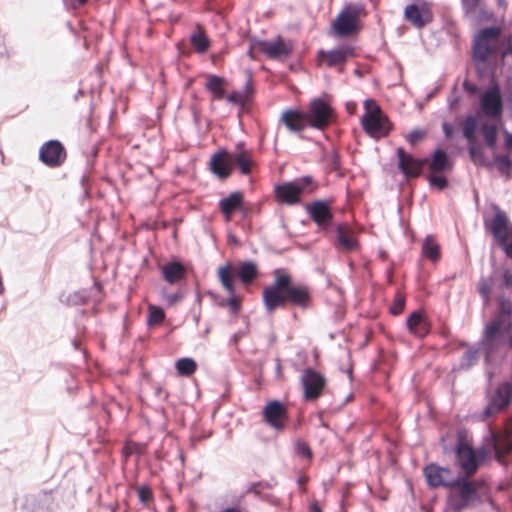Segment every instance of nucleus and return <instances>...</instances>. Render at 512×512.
<instances>
[{
  "label": "nucleus",
  "instance_id": "ddd939ff",
  "mask_svg": "<svg viewBox=\"0 0 512 512\" xmlns=\"http://www.w3.org/2000/svg\"><path fill=\"white\" fill-rule=\"evenodd\" d=\"M423 476L426 484L431 489L445 488L449 489L456 480L453 471L448 467L440 466L436 463H429L423 468Z\"/></svg>",
  "mask_w": 512,
  "mask_h": 512
},
{
  "label": "nucleus",
  "instance_id": "6ab92c4d",
  "mask_svg": "<svg viewBox=\"0 0 512 512\" xmlns=\"http://www.w3.org/2000/svg\"><path fill=\"white\" fill-rule=\"evenodd\" d=\"M293 48L291 41H285L281 37H277L272 41H258L252 47V49H257L267 58L273 60H282L289 57L293 52Z\"/></svg>",
  "mask_w": 512,
  "mask_h": 512
},
{
  "label": "nucleus",
  "instance_id": "09e8293b",
  "mask_svg": "<svg viewBox=\"0 0 512 512\" xmlns=\"http://www.w3.org/2000/svg\"><path fill=\"white\" fill-rule=\"evenodd\" d=\"M505 44V48L502 50L500 49V52L498 55H500L501 59H504L506 56L512 54V35L509 36Z\"/></svg>",
  "mask_w": 512,
  "mask_h": 512
},
{
  "label": "nucleus",
  "instance_id": "bf43d9fd",
  "mask_svg": "<svg viewBox=\"0 0 512 512\" xmlns=\"http://www.w3.org/2000/svg\"><path fill=\"white\" fill-rule=\"evenodd\" d=\"M496 2H497V5L503 10V12H505L507 9V6H508L507 1L506 0H496Z\"/></svg>",
  "mask_w": 512,
  "mask_h": 512
},
{
  "label": "nucleus",
  "instance_id": "37998d69",
  "mask_svg": "<svg viewBox=\"0 0 512 512\" xmlns=\"http://www.w3.org/2000/svg\"><path fill=\"white\" fill-rule=\"evenodd\" d=\"M144 450H145V447L142 444H139V443H136L133 441L126 442V444L123 448V451H124V454L126 457L133 455V454L142 455L144 453Z\"/></svg>",
  "mask_w": 512,
  "mask_h": 512
},
{
  "label": "nucleus",
  "instance_id": "cd10ccee",
  "mask_svg": "<svg viewBox=\"0 0 512 512\" xmlns=\"http://www.w3.org/2000/svg\"><path fill=\"white\" fill-rule=\"evenodd\" d=\"M66 157V150L58 140L45 142L39 150V160H61Z\"/></svg>",
  "mask_w": 512,
  "mask_h": 512
},
{
  "label": "nucleus",
  "instance_id": "20e7f679",
  "mask_svg": "<svg viewBox=\"0 0 512 512\" xmlns=\"http://www.w3.org/2000/svg\"><path fill=\"white\" fill-rule=\"evenodd\" d=\"M458 476L447 491L446 501L455 512H461L482 502V497L488 495L489 487L483 479Z\"/></svg>",
  "mask_w": 512,
  "mask_h": 512
},
{
  "label": "nucleus",
  "instance_id": "79ce46f5",
  "mask_svg": "<svg viewBox=\"0 0 512 512\" xmlns=\"http://www.w3.org/2000/svg\"><path fill=\"white\" fill-rule=\"evenodd\" d=\"M484 141L487 146L494 148L497 141V129L495 126H487L483 130Z\"/></svg>",
  "mask_w": 512,
  "mask_h": 512
},
{
  "label": "nucleus",
  "instance_id": "72a5a7b5",
  "mask_svg": "<svg viewBox=\"0 0 512 512\" xmlns=\"http://www.w3.org/2000/svg\"><path fill=\"white\" fill-rule=\"evenodd\" d=\"M423 255L430 259L431 261H438L441 256V250L439 244L436 242L435 238L431 235H428L425 238V241L422 246Z\"/></svg>",
  "mask_w": 512,
  "mask_h": 512
},
{
  "label": "nucleus",
  "instance_id": "9d476101",
  "mask_svg": "<svg viewBox=\"0 0 512 512\" xmlns=\"http://www.w3.org/2000/svg\"><path fill=\"white\" fill-rule=\"evenodd\" d=\"M308 126L317 130H325L335 119L333 107L322 98L312 99L304 111Z\"/></svg>",
  "mask_w": 512,
  "mask_h": 512
},
{
  "label": "nucleus",
  "instance_id": "e2e57ef3",
  "mask_svg": "<svg viewBox=\"0 0 512 512\" xmlns=\"http://www.w3.org/2000/svg\"><path fill=\"white\" fill-rule=\"evenodd\" d=\"M339 162H332L331 170H337L338 169Z\"/></svg>",
  "mask_w": 512,
  "mask_h": 512
},
{
  "label": "nucleus",
  "instance_id": "2eb2a0df",
  "mask_svg": "<svg viewBox=\"0 0 512 512\" xmlns=\"http://www.w3.org/2000/svg\"><path fill=\"white\" fill-rule=\"evenodd\" d=\"M263 421L277 432H282L289 420L287 407L278 400L266 403L262 410Z\"/></svg>",
  "mask_w": 512,
  "mask_h": 512
},
{
  "label": "nucleus",
  "instance_id": "6e6552de",
  "mask_svg": "<svg viewBox=\"0 0 512 512\" xmlns=\"http://www.w3.org/2000/svg\"><path fill=\"white\" fill-rule=\"evenodd\" d=\"M364 109L361 119L364 131L374 138L387 136L392 129V123L378 103L373 99H367L364 102Z\"/></svg>",
  "mask_w": 512,
  "mask_h": 512
},
{
  "label": "nucleus",
  "instance_id": "2f4dec72",
  "mask_svg": "<svg viewBox=\"0 0 512 512\" xmlns=\"http://www.w3.org/2000/svg\"><path fill=\"white\" fill-rule=\"evenodd\" d=\"M237 274L240 281L245 284H251L258 277V269L254 262L245 261L241 262L237 269Z\"/></svg>",
  "mask_w": 512,
  "mask_h": 512
},
{
  "label": "nucleus",
  "instance_id": "c85d7f7f",
  "mask_svg": "<svg viewBox=\"0 0 512 512\" xmlns=\"http://www.w3.org/2000/svg\"><path fill=\"white\" fill-rule=\"evenodd\" d=\"M164 280L169 284H176L186 277L185 266L178 261H171L161 268Z\"/></svg>",
  "mask_w": 512,
  "mask_h": 512
},
{
  "label": "nucleus",
  "instance_id": "69168bd1",
  "mask_svg": "<svg viewBox=\"0 0 512 512\" xmlns=\"http://www.w3.org/2000/svg\"><path fill=\"white\" fill-rule=\"evenodd\" d=\"M496 160L504 161V160H508V158H507V157H499V158H497Z\"/></svg>",
  "mask_w": 512,
  "mask_h": 512
},
{
  "label": "nucleus",
  "instance_id": "4be33fe9",
  "mask_svg": "<svg viewBox=\"0 0 512 512\" xmlns=\"http://www.w3.org/2000/svg\"><path fill=\"white\" fill-rule=\"evenodd\" d=\"M279 124L295 134L302 133L308 126L304 111L299 109H286L281 113Z\"/></svg>",
  "mask_w": 512,
  "mask_h": 512
},
{
  "label": "nucleus",
  "instance_id": "393cba45",
  "mask_svg": "<svg viewBox=\"0 0 512 512\" xmlns=\"http://www.w3.org/2000/svg\"><path fill=\"white\" fill-rule=\"evenodd\" d=\"M189 42L193 50L198 54H205L211 48V39L209 38L204 26L200 23L193 25L189 36Z\"/></svg>",
  "mask_w": 512,
  "mask_h": 512
},
{
  "label": "nucleus",
  "instance_id": "e433bc0d",
  "mask_svg": "<svg viewBox=\"0 0 512 512\" xmlns=\"http://www.w3.org/2000/svg\"><path fill=\"white\" fill-rule=\"evenodd\" d=\"M477 120L473 116H468L463 123V135L470 145L476 141Z\"/></svg>",
  "mask_w": 512,
  "mask_h": 512
},
{
  "label": "nucleus",
  "instance_id": "3c124183",
  "mask_svg": "<svg viewBox=\"0 0 512 512\" xmlns=\"http://www.w3.org/2000/svg\"><path fill=\"white\" fill-rule=\"evenodd\" d=\"M307 512H323L317 500H312L309 503Z\"/></svg>",
  "mask_w": 512,
  "mask_h": 512
},
{
  "label": "nucleus",
  "instance_id": "0eeeda50",
  "mask_svg": "<svg viewBox=\"0 0 512 512\" xmlns=\"http://www.w3.org/2000/svg\"><path fill=\"white\" fill-rule=\"evenodd\" d=\"M366 15L367 11L362 4L349 3L345 5L332 22L333 34L341 38L357 35L363 27L361 19Z\"/></svg>",
  "mask_w": 512,
  "mask_h": 512
},
{
  "label": "nucleus",
  "instance_id": "4d7b16f0",
  "mask_svg": "<svg viewBox=\"0 0 512 512\" xmlns=\"http://www.w3.org/2000/svg\"><path fill=\"white\" fill-rule=\"evenodd\" d=\"M505 146L509 151L512 152V133L505 134Z\"/></svg>",
  "mask_w": 512,
  "mask_h": 512
},
{
  "label": "nucleus",
  "instance_id": "1a4fd4ad",
  "mask_svg": "<svg viewBox=\"0 0 512 512\" xmlns=\"http://www.w3.org/2000/svg\"><path fill=\"white\" fill-rule=\"evenodd\" d=\"M492 214L484 215V227L498 246L512 239V223L507 213L498 205H491Z\"/></svg>",
  "mask_w": 512,
  "mask_h": 512
},
{
  "label": "nucleus",
  "instance_id": "b1692460",
  "mask_svg": "<svg viewBox=\"0 0 512 512\" xmlns=\"http://www.w3.org/2000/svg\"><path fill=\"white\" fill-rule=\"evenodd\" d=\"M406 324L409 332L418 338H424L430 332V322L423 311L412 312Z\"/></svg>",
  "mask_w": 512,
  "mask_h": 512
},
{
  "label": "nucleus",
  "instance_id": "6e6d98bb",
  "mask_svg": "<svg viewBox=\"0 0 512 512\" xmlns=\"http://www.w3.org/2000/svg\"><path fill=\"white\" fill-rule=\"evenodd\" d=\"M442 128H443V131H444L446 137H448V138L452 137L453 128H452V126L450 124L444 123L442 125Z\"/></svg>",
  "mask_w": 512,
  "mask_h": 512
},
{
  "label": "nucleus",
  "instance_id": "052dcab7",
  "mask_svg": "<svg viewBox=\"0 0 512 512\" xmlns=\"http://www.w3.org/2000/svg\"><path fill=\"white\" fill-rule=\"evenodd\" d=\"M46 164H48L50 167H57L61 164V162H58V161H55V162H45Z\"/></svg>",
  "mask_w": 512,
  "mask_h": 512
},
{
  "label": "nucleus",
  "instance_id": "338daca9",
  "mask_svg": "<svg viewBox=\"0 0 512 512\" xmlns=\"http://www.w3.org/2000/svg\"><path fill=\"white\" fill-rule=\"evenodd\" d=\"M51 492H52V491H44L43 493H44L45 495H48V494H51Z\"/></svg>",
  "mask_w": 512,
  "mask_h": 512
},
{
  "label": "nucleus",
  "instance_id": "c756f323",
  "mask_svg": "<svg viewBox=\"0 0 512 512\" xmlns=\"http://www.w3.org/2000/svg\"><path fill=\"white\" fill-rule=\"evenodd\" d=\"M210 160H250V155L244 148V143L239 142L233 150L227 148L219 149L211 156Z\"/></svg>",
  "mask_w": 512,
  "mask_h": 512
},
{
  "label": "nucleus",
  "instance_id": "603ef678",
  "mask_svg": "<svg viewBox=\"0 0 512 512\" xmlns=\"http://www.w3.org/2000/svg\"><path fill=\"white\" fill-rule=\"evenodd\" d=\"M307 482H308V477H307V476H305V475L300 476V477L298 478L297 483H298L299 489H300V491H301L302 493H305V492H306V484H307Z\"/></svg>",
  "mask_w": 512,
  "mask_h": 512
},
{
  "label": "nucleus",
  "instance_id": "f704fd0d",
  "mask_svg": "<svg viewBox=\"0 0 512 512\" xmlns=\"http://www.w3.org/2000/svg\"><path fill=\"white\" fill-rule=\"evenodd\" d=\"M175 368L180 376L190 377L197 370V363L188 357L180 358L175 363Z\"/></svg>",
  "mask_w": 512,
  "mask_h": 512
},
{
  "label": "nucleus",
  "instance_id": "a18cd8bd",
  "mask_svg": "<svg viewBox=\"0 0 512 512\" xmlns=\"http://www.w3.org/2000/svg\"><path fill=\"white\" fill-rule=\"evenodd\" d=\"M425 135L426 134L423 130L416 129V130H413L412 132H410L406 136V140L413 146V145L417 144L419 141H421L422 139H424Z\"/></svg>",
  "mask_w": 512,
  "mask_h": 512
},
{
  "label": "nucleus",
  "instance_id": "a878e982",
  "mask_svg": "<svg viewBox=\"0 0 512 512\" xmlns=\"http://www.w3.org/2000/svg\"><path fill=\"white\" fill-rule=\"evenodd\" d=\"M358 241L353 230L346 224H339L337 227L336 247L341 252L349 253L358 249Z\"/></svg>",
  "mask_w": 512,
  "mask_h": 512
},
{
  "label": "nucleus",
  "instance_id": "8fccbe9b",
  "mask_svg": "<svg viewBox=\"0 0 512 512\" xmlns=\"http://www.w3.org/2000/svg\"><path fill=\"white\" fill-rule=\"evenodd\" d=\"M463 88L467 93L471 95H474L478 92V87L467 79L463 82Z\"/></svg>",
  "mask_w": 512,
  "mask_h": 512
},
{
  "label": "nucleus",
  "instance_id": "0e129e2a",
  "mask_svg": "<svg viewBox=\"0 0 512 512\" xmlns=\"http://www.w3.org/2000/svg\"><path fill=\"white\" fill-rule=\"evenodd\" d=\"M96 70L99 72V74H101L102 68L100 66H96Z\"/></svg>",
  "mask_w": 512,
  "mask_h": 512
},
{
  "label": "nucleus",
  "instance_id": "5fc2aeb1",
  "mask_svg": "<svg viewBox=\"0 0 512 512\" xmlns=\"http://www.w3.org/2000/svg\"><path fill=\"white\" fill-rule=\"evenodd\" d=\"M500 247L504 250L507 257L512 259V241L510 243L505 242V244L501 245Z\"/></svg>",
  "mask_w": 512,
  "mask_h": 512
},
{
  "label": "nucleus",
  "instance_id": "f03ea898",
  "mask_svg": "<svg viewBox=\"0 0 512 512\" xmlns=\"http://www.w3.org/2000/svg\"><path fill=\"white\" fill-rule=\"evenodd\" d=\"M512 452V417H509L502 430H496L488 425V434L484 437L481 446L474 449L462 435H459L455 454L463 476L473 477L480 465L494 457L503 462Z\"/></svg>",
  "mask_w": 512,
  "mask_h": 512
},
{
  "label": "nucleus",
  "instance_id": "ea45409f",
  "mask_svg": "<svg viewBox=\"0 0 512 512\" xmlns=\"http://www.w3.org/2000/svg\"><path fill=\"white\" fill-rule=\"evenodd\" d=\"M148 312V325L150 326L159 325L165 319V313L163 309L158 306L149 305Z\"/></svg>",
  "mask_w": 512,
  "mask_h": 512
},
{
  "label": "nucleus",
  "instance_id": "58836bf2",
  "mask_svg": "<svg viewBox=\"0 0 512 512\" xmlns=\"http://www.w3.org/2000/svg\"><path fill=\"white\" fill-rule=\"evenodd\" d=\"M294 449L297 456L304 458L309 462L312 460L313 452L310 445L306 441L297 439L294 443Z\"/></svg>",
  "mask_w": 512,
  "mask_h": 512
},
{
  "label": "nucleus",
  "instance_id": "39448f33",
  "mask_svg": "<svg viewBox=\"0 0 512 512\" xmlns=\"http://www.w3.org/2000/svg\"><path fill=\"white\" fill-rule=\"evenodd\" d=\"M500 36V27L483 28L474 36L472 55L476 73L480 79L494 73L489 61L498 56L503 46Z\"/></svg>",
  "mask_w": 512,
  "mask_h": 512
},
{
  "label": "nucleus",
  "instance_id": "49530a36",
  "mask_svg": "<svg viewBox=\"0 0 512 512\" xmlns=\"http://www.w3.org/2000/svg\"><path fill=\"white\" fill-rule=\"evenodd\" d=\"M139 500L142 503H147L153 498L151 489L148 486H141L137 489Z\"/></svg>",
  "mask_w": 512,
  "mask_h": 512
},
{
  "label": "nucleus",
  "instance_id": "412c9836",
  "mask_svg": "<svg viewBox=\"0 0 512 512\" xmlns=\"http://www.w3.org/2000/svg\"><path fill=\"white\" fill-rule=\"evenodd\" d=\"M354 56L355 48L351 45H344L330 51L321 50L318 52L319 61L325 63L328 67L340 66L341 71L346 61Z\"/></svg>",
  "mask_w": 512,
  "mask_h": 512
},
{
  "label": "nucleus",
  "instance_id": "bb28decb",
  "mask_svg": "<svg viewBox=\"0 0 512 512\" xmlns=\"http://www.w3.org/2000/svg\"><path fill=\"white\" fill-rule=\"evenodd\" d=\"M243 201V194L238 191L232 192L228 197L220 200V211L227 222L232 220V216L236 210L242 208Z\"/></svg>",
  "mask_w": 512,
  "mask_h": 512
},
{
  "label": "nucleus",
  "instance_id": "de8ad7c7",
  "mask_svg": "<svg viewBox=\"0 0 512 512\" xmlns=\"http://www.w3.org/2000/svg\"><path fill=\"white\" fill-rule=\"evenodd\" d=\"M233 164H237L241 174L247 175L251 172L255 162H233Z\"/></svg>",
  "mask_w": 512,
  "mask_h": 512
},
{
  "label": "nucleus",
  "instance_id": "864d4df0",
  "mask_svg": "<svg viewBox=\"0 0 512 512\" xmlns=\"http://www.w3.org/2000/svg\"><path fill=\"white\" fill-rule=\"evenodd\" d=\"M431 160H447V155H446L445 151H443L441 149H437L434 152Z\"/></svg>",
  "mask_w": 512,
  "mask_h": 512
},
{
  "label": "nucleus",
  "instance_id": "680f3d73",
  "mask_svg": "<svg viewBox=\"0 0 512 512\" xmlns=\"http://www.w3.org/2000/svg\"><path fill=\"white\" fill-rule=\"evenodd\" d=\"M76 2L78 5L82 6L85 5L88 2V0H76Z\"/></svg>",
  "mask_w": 512,
  "mask_h": 512
},
{
  "label": "nucleus",
  "instance_id": "473e14b6",
  "mask_svg": "<svg viewBox=\"0 0 512 512\" xmlns=\"http://www.w3.org/2000/svg\"><path fill=\"white\" fill-rule=\"evenodd\" d=\"M493 175H498L508 179L512 172V162H479Z\"/></svg>",
  "mask_w": 512,
  "mask_h": 512
},
{
  "label": "nucleus",
  "instance_id": "4c0bfd02",
  "mask_svg": "<svg viewBox=\"0 0 512 512\" xmlns=\"http://www.w3.org/2000/svg\"><path fill=\"white\" fill-rule=\"evenodd\" d=\"M233 162H210V170L220 179H226L232 172Z\"/></svg>",
  "mask_w": 512,
  "mask_h": 512
},
{
  "label": "nucleus",
  "instance_id": "5701e85b",
  "mask_svg": "<svg viewBox=\"0 0 512 512\" xmlns=\"http://www.w3.org/2000/svg\"><path fill=\"white\" fill-rule=\"evenodd\" d=\"M308 213L312 221L321 229H327L331 225L333 214L325 202H313L308 208Z\"/></svg>",
  "mask_w": 512,
  "mask_h": 512
},
{
  "label": "nucleus",
  "instance_id": "f8f14e48",
  "mask_svg": "<svg viewBox=\"0 0 512 512\" xmlns=\"http://www.w3.org/2000/svg\"><path fill=\"white\" fill-rule=\"evenodd\" d=\"M303 397L306 401H316L325 391L327 385L326 377L313 368H306L301 376Z\"/></svg>",
  "mask_w": 512,
  "mask_h": 512
},
{
  "label": "nucleus",
  "instance_id": "c03bdc74",
  "mask_svg": "<svg viewBox=\"0 0 512 512\" xmlns=\"http://www.w3.org/2000/svg\"><path fill=\"white\" fill-rule=\"evenodd\" d=\"M405 308V298L404 296L397 294L395 299L390 307V312L393 315H399L403 312Z\"/></svg>",
  "mask_w": 512,
  "mask_h": 512
},
{
  "label": "nucleus",
  "instance_id": "7ed1b4c3",
  "mask_svg": "<svg viewBox=\"0 0 512 512\" xmlns=\"http://www.w3.org/2000/svg\"><path fill=\"white\" fill-rule=\"evenodd\" d=\"M273 282L262 291V300L268 313L288 305L306 310L313 302L312 289L309 285L297 283L292 275L283 268L273 271Z\"/></svg>",
  "mask_w": 512,
  "mask_h": 512
},
{
  "label": "nucleus",
  "instance_id": "13d9d810",
  "mask_svg": "<svg viewBox=\"0 0 512 512\" xmlns=\"http://www.w3.org/2000/svg\"><path fill=\"white\" fill-rule=\"evenodd\" d=\"M398 153H399V160H401V161H404V160H414L409 155H406L402 148L398 149Z\"/></svg>",
  "mask_w": 512,
  "mask_h": 512
},
{
  "label": "nucleus",
  "instance_id": "a211bd4d",
  "mask_svg": "<svg viewBox=\"0 0 512 512\" xmlns=\"http://www.w3.org/2000/svg\"><path fill=\"white\" fill-rule=\"evenodd\" d=\"M217 276L221 286L229 295L227 305L230 309V312L234 315H237L241 309V302L236 296V290L234 286V267L231 263H226L225 265L220 266L217 269Z\"/></svg>",
  "mask_w": 512,
  "mask_h": 512
},
{
  "label": "nucleus",
  "instance_id": "f257e3e1",
  "mask_svg": "<svg viewBox=\"0 0 512 512\" xmlns=\"http://www.w3.org/2000/svg\"><path fill=\"white\" fill-rule=\"evenodd\" d=\"M477 291L484 306H488L492 298L498 305L491 322L485 327L482 341L486 360L492 361L512 350V272L505 268L493 271L489 277H481Z\"/></svg>",
  "mask_w": 512,
  "mask_h": 512
},
{
  "label": "nucleus",
  "instance_id": "774afa93",
  "mask_svg": "<svg viewBox=\"0 0 512 512\" xmlns=\"http://www.w3.org/2000/svg\"><path fill=\"white\" fill-rule=\"evenodd\" d=\"M249 55H250L251 58H253L252 49L249 51Z\"/></svg>",
  "mask_w": 512,
  "mask_h": 512
},
{
  "label": "nucleus",
  "instance_id": "423d86ee",
  "mask_svg": "<svg viewBox=\"0 0 512 512\" xmlns=\"http://www.w3.org/2000/svg\"><path fill=\"white\" fill-rule=\"evenodd\" d=\"M428 163L427 180L432 187L443 190L448 187L447 175L453 170V162H398V169L406 179L420 176Z\"/></svg>",
  "mask_w": 512,
  "mask_h": 512
},
{
  "label": "nucleus",
  "instance_id": "9b49d317",
  "mask_svg": "<svg viewBox=\"0 0 512 512\" xmlns=\"http://www.w3.org/2000/svg\"><path fill=\"white\" fill-rule=\"evenodd\" d=\"M316 188L311 177H304L294 182L283 183L275 188L276 198L285 204L295 205L300 203V195L304 192H312Z\"/></svg>",
  "mask_w": 512,
  "mask_h": 512
},
{
  "label": "nucleus",
  "instance_id": "dca6fc26",
  "mask_svg": "<svg viewBox=\"0 0 512 512\" xmlns=\"http://www.w3.org/2000/svg\"><path fill=\"white\" fill-rule=\"evenodd\" d=\"M491 78L489 88L480 98V106L483 112L490 117H499L503 111V101L500 87L495 79L494 73L488 74Z\"/></svg>",
  "mask_w": 512,
  "mask_h": 512
},
{
  "label": "nucleus",
  "instance_id": "4468645a",
  "mask_svg": "<svg viewBox=\"0 0 512 512\" xmlns=\"http://www.w3.org/2000/svg\"><path fill=\"white\" fill-rule=\"evenodd\" d=\"M404 18L413 27L422 29L433 21L432 4L425 0H416L405 7Z\"/></svg>",
  "mask_w": 512,
  "mask_h": 512
},
{
  "label": "nucleus",
  "instance_id": "aec40b11",
  "mask_svg": "<svg viewBox=\"0 0 512 512\" xmlns=\"http://www.w3.org/2000/svg\"><path fill=\"white\" fill-rule=\"evenodd\" d=\"M461 4L464 16L477 25L494 20V13L484 0H461Z\"/></svg>",
  "mask_w": 512,
  "mask_h": 512
},
{
  "label": "nucleus",
  "instance_id": "c9c22d12",
  "mask_svg": "<svg viewBox=\"0 0 512 512\" xmlns=\"http://www.w3.org/2000/svg\"><path fill=\"white\" fill-rule=\"evenodd\" d=\"M251 79H249L246 83L245 89L243 91H233L229 95H227L226 99L232 104L235 105H244L250 97L251 94Z\"/></svg>",
  "mask_w": 512,
  "mask_h": 512
},
{
  "label": "nucleus",
  "instance_id": "7c9ffc66",
  "mask_svg": "<svg viewBox=\"0 0 512 512\" xmlns=\"http://www.w3.org/2000/svg\"><path fill=\"white\" fill-rule=\"evenodd\" d=\"M225 80L217 75H208L205 88L212 94V100H222L225 96Z\"/></svg>",
  "mask_w": 512,
  "mask_h": 512
},
{
  "label": "nucleus",
  "instance_id": "f3484780",
  "mask_svg": "<svg viewBox=\"0 0 512 512\" xmlns=\"http://www.w3.org/2000/svg\"><path fill=\"white\" fill-rule=\"evenodd\" d=\"M512 399V383L503 382L495 390L491 396L488 405L483 410L480 419L485 421L500 413L505 407L508 406Z\"/></svg>",
  "mask_w": 512,
  "mask_h": 512
},
{
  "label": "nucleus",
  "instance_id": "a19ab883",
  "mask_svg": "<svg viewBox=\"0 0 512 512\" xmlns=\"http://www.w3.org/2000/svg\"><path fill=\"white\" fill-rule=\"evenodd\" d=\"M477 361V350L468 348L459 363L460 369H468L473 366Z\"/></svg>",
  "mask_w": 512,
  "mask_h": 512
}]
</instances>
